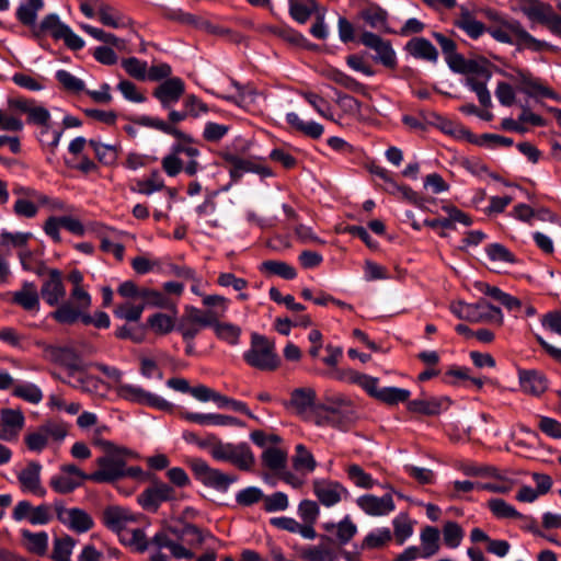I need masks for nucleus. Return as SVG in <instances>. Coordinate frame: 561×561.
I'll use <instances>...</instances> for the list:
<instances>
[{
  "label": "nucleus",
  "mask_w": 561,
  "mask_h": 561,
  "mask_svg": "<svg viewBox=\"0 0 561 561\" xmlns=\"http://www.w3.org/2000/svg\"><path fill=\"white\" fill-rule=\"evenodd\" d=\"M104 446L106 454L96 458L98 470L89 474V481L113 483L126 477L134 479L142 477L144 471L140 467H127L124 457L128 454L126 448H118L110 442L104 443Z\"/></svg>",
  "instance_id": "f257e3e1"
},
{
  "label": "nucleus",
  "mask_w": 561,
  "mask_h": 561,
  "mask_svg": "<svg viewBox=\"0 0 561 561\" xmlns=\"http://www.w3.org/2000/svg\"><path fill=\"white\" fill-rule=\"evenodd\" d=\"M488 16L499 21L497 26L488 27V33L497 42L523 46L524 48L540 51L547 44L529 34L517 20H503L495 11H490Z\"/></svg>",
  "instance_id": "f03ea898"
},
{
  "label": "nucleus",
  "mask_w": 561,
  "mask_h": 561,
  "mask_svg": "<svg viewBox=\"0 0 561 561\" xmlns=\"http://www.w3.org/2000/svg\"><path fill=\"white\" fill-rule=\"evenodd\" d=\"M243 359L261 371H274L280 365L275 342L259 333H252L250 348L244 352Z\"/></svg>",
  "instance_id": "7ed1b4c3"
},
{
  "label": "nucleus",
  "mask_w": 561,
  "mask_h": 561,
  "mask_svg": "<svg viewBox=\"0 0 561 561\" xmlns=\"http://www.w3.org/2000/svg\"><path fill=\"white\" fill-rule=\"evenodd\" d=\"M35 37L50 35L55 41L62 39L71 50H80L84 47V41L77 35L67 24L60 21L56 13H49L43 18L37 26L32 28Z\"/></svg>",
  "instance_id": "20e7f679"
},
{
  "label": "nucleus",
  "mask_w": 561,
  "mask_h": 561,
  "mask_svg": "<svg viewBox=\"0 0 561 561\" xmlns=\"http://www.w3.org/2000/svg\"><path fill=\"white\" fill-rule=\"evenodd\" d=\"M211 457L217 461H227L241 471H251L255 457L247 443L216 442L210 449Z\"/></svg>",
  "instance_id": "39448f33"
},
{
  "label": "nucleus",
  "mask_w": 561,
  "mask_h": 561,
  "mask_svg": "<svg viewBox=\"0 0 561 561\" xmlns=\"http://www.w3.org/2000/svg\"><path fill=\"white\" fill-rule=\"evenodd\" d=\"M188 466L195 478L205 486L226 492L230 484L234 483L238 478L233 474H227L219 469L211 468L207 461L202 458H193L188 461Z\"/></svg>",
  "instance_id": "423d86ee"
},
{
  "label": "nucleus",
  "mask_w": 561,
  "mask_h": 561,
  "mask_svg": "<svg viewBox=\"0 0 561 561\" xmlns=\"http://www.w3.org/2000/svg\"><path fill=\"white\" fill-rule=\"evenodd\" d=\"M91 307V296L84 287L72 288L70 300L62 301L57 309L51 312V318L61 324H73L79 321L80 310H89Z\"/></svg>",
  "instance_id": "0eeeda50"
},
{
  "label": "nucleus",
  "mask_w": 561,
  "mask_h": 561,
  "mask_svg": "<svg viewBox=\"0 0 561 561\" xmlns=\"http://www.w3.org/2000/svg\"><path fill=\"white\" fill-rule=\"evenodd\" d=\"M215 323V310H201L193 306H186L176 330L185 342H192L203 328Z\"/></svg>",
  "instance_id": "6e6552de"
},
{
  "label": "nucleus",
  "mask_w": 561,
  "mask_h": 561,
  "mask_svg": "<svg viewBox=\"0 0 561 561\" xmlns=\"http://www.w3.org/2000/svg\"><path fill=\"white\" fill-rule=\"evenodd\" d=\"M54 510L57 519L70 530L77 534H84L94 527L92 516L79 507L67 508L62 501L54 502Z\"/></svg>",
  "instance_id": "1a4fd4ad"
},
{
  "label": "nucleus",
  "mask_w": 561,
  "mask_h": 561,
  "mask_svg": "<svg viewBox=\"0 0 561 561\" xmlns=\"http://www.w3.org/2000/svg\"><path fill=\"white\" fill-rule=\"evenodd\" d=\"M43 357L56 365L66 367L72 373L84 370L87 365L78 352L68 345H43Z\"/></svg>",
  "instance_id": "9d476101"
},
{
  "label": "nucleus",
  "mask_w": 561,
  "mask_h": 561,
  "mask_svg": "<svg viewBox=\"0 0 561 561\" xmlns=\"http://www.w3.org/2000/svg\"><path fill=\"white\" fill-rule=\"evenodd\" d=\"M359 42L365 47L370 48L376 53L374 57L376 62H379L389 69L397 68V54L389 39H385L373 32L365 31L360 34Z\"/></svg>",
  "instance_id": "9b49d317"
},
{
  "label": "nucleus",
  "mask_w": 561,
  "mask_h": 561,
  "mask_svg": "<svg viewBox=\"0 0 561 561\" xmlns=\"http://www.w3.org/2000/svg\"><path fill=\"white\" fill-rule=\"evenodd\" d=\"M131 122L139 126L149 127V128L160 130L167 135L173 136L176 139H179L180 142L174 144L172 146L170 154H175L179 157L180 153H184L186 144L194 142V139L192 136L183 133L175 126L167 124V122H164L162 119L154 118V117L147 116V115H141V116L131 118Z\"/></svg>",
  "instance_id": "f8f14e48"
},
{
  "label": "nucleus",
  "mask_w": 561,
  "mask_h": 561,
  "mask_svg": "<svg viewBox=\"0 0 561 561\" xmlns=\"http://www.w3.org/2000/svg\"><path fill=\"white\" fill-rule=\"evenodd\" d=\"M116 391L121 399L133 403L146 404L161 411H170L173 407L172 403L165 399L146 391L139 386L123 383L117 387Z\"/></svg>",
  "instance_id": "ddd939ff"
},
{
  "label": "nucleus",
  "mask_w": 561,
  "mask_h": 561,
  "mask_svg": "<svg viewBox=\"0 0 561 561\" xmlns=\"http://www.w3.org/2000/svg\"><path fill=\"white\" fill-rule=\"evenodd\" d=\"M224 161L229 165L228 172L231 183H238L245 173H256L263 178L273 175L272 170L263 164L256 163L250 159H243L231 152L222 153Z\"/></svg>",
  "instance_id": "4468645a"
},
{
  "label": "nucleus",
  "mask_w": 561,
  "mask_h": 561,
  "mask_svg": "<svg viewBox=\"0 0 561 561\" xmlns=\"http://www.w3.org/2000/svg\"><path fill=\"white\" fill-rule=\"evenodd\" d=\"M27 123L42 127L39 134V141L43 145L49 146L51 149L56 148L62 136V130H51L49 126L50 113L49 111L41 105L33 104L28 111Z\"/></svg>",
  "instance_id": "2eb2a0df"
},
{
  "label": "nucleus",
  "mask_w": 561,
  "mask_h": 561,
  "mask_svg": "<svg viewBox=\"0 0 561 561\" xmlns=\"http://www.w3.org/2000/svg\"><path fill=\"white\" fill-rule=\"evenodd\" d=\"M175 497V491L164 482H153L138 495L139 505L148 512H157L161 503Z\"/></svg>",
  "instance_id": "dca6fc26"
},
{
  "label": "nucleus",
  "mask_w": 561,
  "mask_h": 561,
  "mask_svg": "<svg viewBox=\"0 0 561 561\" xmlns=\"http://www.w3.org/2000/svg\"><path fill=\"white\" fill-rule=\"evenodd\" d=\"M317 399L316 390L309 387L294 389L289 401L285 402L286 409L291 410L304 420L310 417Z\"/></svg>",
  "instance_id": "f3484780"
},
{
  "label": "nucleus",
  "mask_w": 561,
  "mask_h": 561,
  "mask_svg": "<svg viewBox=\"0 0 561 561\" xmlns=\"http://www.w3.org/2000/svg\"><path fill=\"white\" fill-rule=\"evenodd\" d=\"M41 297L50 307H59L64 301L66 288L62 282V274L59 270H48V278L42 285Z\"/></svg>",
  "instance_id": "a211bd4d"
},
{
  "label": "nucleus",
  "mask_w": 561,
  "mask_h": 561,
  "mask_svg": "<svg viewBox=\"0 0 561 561\" xmlns=\"http://www.w3.org/2000/svg\"><path fill=\"white\" fill-rule=\"evenodd\" d=\"M185 92L184 81L179 77L164 80L152 92V95L165 110H171Z\"/></svg>",
  "instance_id": "6ab92c4d"
},
{
  "label": "nucleus",
  "mask_w": 561,
  "mask_h": 561,
  "mask_svg": "<svg viewBox=\"0 0 561 561\" xmlns=\"http://www.w3.org/2000/svg\"><path fill=\"white\" fill-rule=\"evenodd\" d=\"M467 321L472 323H490L501 327L504 318L501 308L495 307L488 300L481 298L476 304L470 305Z\"/></svg>",
  "instance_id": "aec40b11"
},
{
  "label": "nucleus",
  "mask_w": 561,
  "mask_h": 561,
  "mask_svg": "<svg viewBox=\"0 0 561 561\" xmlns=\"http://www.w3.org/2000/svg\"><path fill=\"white\" fill-rule=\"evenodd\" d=\"M102 522L106 528L119 536L130 524L137 522V517L128 508L114 505L103 511Z\"/></svg>",
  "instance_id": "412c9836"
},
{
  "label": "nucleus",
  "mask_w": 561,
  "mask_h": 561,
  "mask_svg": "<svg viewBox=\"0 0 561 561\" xmlns=\"http://www.w3.org/2000/svg\"><path fill=\"white\" fill-rule=\"evenodd\" d=\"M42 466L37 461H30L24 469L18 473L20 488L24 493H32L41 497L45 496L46 490L41 482Z\"/></svg>",
  "instance_id": "4be33fe9"
},
{
  "label": "nucleus",
  "mask_w": 561,
  "mask_h": 561,
  "mask_svg": "<svg viewBox=\"0 0 561 561\" xmlns=\"http://www.w3.org/2000/svg\"><path fill=\"white\" fill-rule=\"evenodd\" d=\"M313 492L321 504L333 506L337 504L343 496L348 495V491L339 482L331 480H314Z\"/></svg>",
  "instance_id": "5701e85b"
},
{
  "label": "nucleus",
  "mask_w": 561,
  "mask_h": 561,
  "mask_svg": "<svg viewBox=\"0 0 561 561\" xmlns=\"http://www.w3.org/2000/svg\"><path fill=\"white\" fill-rule=\"evenodd\" d=\"M357 506L370 516H385L394 511L396 505L391 494L378 497L373 494H365L356 500Z\"/></svg>",
  "instance_id": "b1692460"
},
{
  "label": "nucleus",
  "mask_w": 561,
  "mask_h": 561,
  "mask_svg": "<svg viewBox=\"0 0 561 561\" xmlns=\"http://www.w3.org/2000/svg\"><path fill=\"white\" fill-rule=\"evenodd\" d=\"M169 531L175 539L191 547L202 546L207 538H214L209 531L184 522H181L180 525L169 526Z\"/></svg>",
  "instance_id": "393cba45"
},
{
  "label": "nucleus",
  "mask_w": 561,
  "mask_h": 561,
  "mask_svg": "<svg viewBox=\"0 0 561 561\" xmlns=\"http://www.w3.org/2000/svg\"><path fill=\"white\" fill-rule=\"evenodd\" d=\"M518 380L522 390L530 396L539 397L548 389L546 375L536 369H519Z\"/></svg>",
  "instance_id": "a878e982"
},
{
  "label": "nucleus",
  "mask_w": 561,
  "mask_h": 561,
  "mask_svg": "<svg viewBox=\"0 0 561 561\" xmlns=\"http://www.w3.org/2000/svg\"><path fill=\"white\" fill-rule=\"evenodd\" d=\"M450 400L447 397H428L408 401V410L422 415L434 416L447 410Z\"/></svg>",
  "instance_id": "bb28decb"
},
{
  "label": "nucleus",
  "mask_w": 561,
  "mask_h": 561,
  "mask_svg": "<svg viewBox=\"0 0 561 561\" xmlns=\"http://www.w3.org/2000/svg\"><path fill=\"white\" fill-rule=\"evenodd\" d=\"M180 416L185 421L193 422L199 425H216V426H241L242 423L234 416L217 414V413H197L184 411Z\"/></svg>",
  "instance_id": "cd10ccee"
},
{
  "label": "nucleus",
  "mask_w": 561,
  "mask_h": 561,
  "mask_svg": "<svg viewBox=\"0 0 561 561\" xmlns=\"http://www.w3.org/2000/svg\"><path fill=\"white\" fill-rule=\"evenodd\" d=\"M323 529L333 536L334 540L341 545H347L357 534V525L350 515L344 516L339 523H325Z\"/></svg>",
  "instance_id": "c85d7f7f"
},
{
  "label": "nucleus",
  "mask_w": 561,
  "mask_h": 561,
  "mask_svg": "<svg viewBox=\"0 0 561 561\" xmlns=\"http://www.w3.org/2000/svg\"><path fill=\"white\" fill-rule=\"evenodd\" d=\"M454 25L463 31L472 39H478L488 31L485 25L478 21L472 12L466 7L460 8V13L455 19Z\"/></svg>",
  "instance_id": "c756f323"
},
{
  "label": "nucleus",
  "mask_w": 561,
  "mask_h": 561,
  "mask_svg": "<svg viewBox=\"0 0 561 561\" xmlns=\"http://www.w3.org/2000/svg\"><path fill=\"white\" fill-rule=\"evenodd\" d=\"M404 49L416 59H423L433 64L438 60V50L425 37H413L407 44Z\"/></svg>",
  "instance_id": "7c9ffc66"
},
{
  "label": "nucleus",
  "mask_w": 561,
  "mask_h": 561,
  "mask_svg": "<svg viewBox=\"0 0 561 561\" xmlns=\"http://www.w3.org/2000/svg\"><path fill=\"white\" fill-rule=\"evenodd\" d=\"M517 80L520 83V91L529 96H554L553 91L543 85L539 79L533 77L529 71L517 70Z\"/></svg>",
  "instance_id": "2f4dec72"
},
{
  "label": "nucleus",
  "mask_w": 561,
  "mask_h": 561,
  "mask_svg": "<svg viewBox=\"0 0 561 561\" xmlns=\"http://www.w3.org/2000/svg\"><path fill=\"white\" fill-rule=\"evenodd\" d=\"M339 380H345L362 387L370 397L376 399V394L380 390L378 388L379 379L355 370H347L335 376Z\"/></svg>",
  "instance_id": "473e14b6"
},
{
  "label": "nucleus",
  "mask_w": 561,
  "mask_h": 561,
  "mask_svg": "<svg viewBox=\"0 0 561 561\" xmlns=\"http://www.w3.org/2000/svg\"><path fill=\"white\" fill-rule=\"evenodd\" d=\"M21 537L25 548L33 554L44 557L48 550V535L46 531L32 533L28 529L21 530Z\"/></svg>",
  "instance_id": "72a5a7b5"
},
{
  "label": "nucleus",
  "mask_w": 561,
  "mask_h": 561,
  "mask_svg": "<svg viewBox=\"0 0 561 561\" xmlns=\"http://www.w3.org/2000/svg\"><path fill=\"white\" fill-rule=\"evenodd\" d=\"M440 533L438 528L434 526H425L420 534L421 547L420 550L423 553L424 559L432 558L435 556L440 548L439 545Z\"/></svg>",
  "instance_id": "f704fd0d"
},
{
  "label": "nucleus",
  "mask_w": 561,
  "mask_h": 561,
  "mask_svg": "<svg viewBox=\"0 0 561 561\" xmlns=\"http://www.w3.org/2000/svg\"><path fill=\"white\" fill-rule=\"evenodd\" d=\"M12 301L27 311L38 309L39 297L35 284L25 282L22 289L13 294Z\"/></svg>",
  "instance_id": "c9c22d12"
},
{
  "label": "nucleus",
  "mask_w": 561,
  "mask_h": 561,
  "mask_svg": "<svg viewBox=\"0 0 561 561\" xmlns=\"http://www.w3.org/2000/svg\"><path fill=\"white\" fill-rule=\"evenodd\" d=\"M286 122L297 131L304 134L312 139H319L324 128L321 124L316 122H305L295 112L286 114Z\"/></svg>",
  "instance_id": "e433bc0d"
},
{
  "label": "nucleus",
  "mask_w": 561,
  "mask_h": 561,
  "mask_svg": "<svg viewBox=\"0 0 561 561\" xmlns=\"http://www.w3.org/2000/svg\"><path fill=\"white\" fill-rule=\"evenodd\" d=\"M392 540V531L388 527L377 528L368 533L359 545L362 551L386 547Z\"/></svg>",
  "instance_id": "4c0bfd02"
},
{
  "label": "nucleus",
  "mask_w": 561,
  "mask_h": 561,
  "mask_svg": "<svg viewBox=\"0 0 561 561\" xmlns=\"http://www.w3.org/2000/svg\"><path fill=\"white\" fill-rule=\"evenodd\" d=\"M287 458V451L278 447H268L261 456L263 466L274 472H279L286 468Z\"/></svg>",
  "instance_id": "58836bf2"
},
{
  "label": "nucleus",
  "mask_w": 561,
  "mask_h": 561,
  "mask_svg": "<svg viewBox=\"0 0 561 561\" xmlns=\"http://www.w3.org/2000/svg\"><path fill=\"white\" fill-rule=\"evenodd\" d=\"M360 18L371 28L390 32L387 27L388 13L379 5H371L360 11Z\"/></svg>",
  "instance_id": "ea45409f"
},
{
  "label": "nucleus",
  "mask_w": 561,
  "mask_h": 561,
  "mask_svg": "<svg viewBox=\"0 0 561 561\" xmlns=\"http://www.w3.org/2000/svg\"><path fill=\"white\" fill-rule=\"evenodd\" d=\"M219 317L220 314L215 310V323L210 327L214 328L216 336L230 345H237L239 343L241 329L232 323L219 322Z\"/></svg>",
  "instance_id": "a19ab883"
},
{
  "label": "nucleus",
  "mask_w": 561,
  "mask_h": 561,
  "mask_svg": "<svg viewBox=\"0 0 561 561\" xmlns=\"http://www.w3.org/2000/svg\"><path fill=\"white\" fill-rule=\"evenodd\" d=\"M490 79L479 76H468L466 78V85L477 94L480 104L484 107L492 106L491 94L486 87Z\"/></svg>",
  "instance_id": "79ce46f5"
},
{
  "label": "nucleus",
  "mask_w": 561,
  "mask_h": 561,
  "mask_svg": "<svg viewBox=\"0 0 561 561\" xmlns=\"http://www.w3.org/2000/svg\"><path fill=\"white\" fill-rule=\"evenodd\" d=\"M289 14L298 23H306L317 9L314 0H288Z\"/></svg>",
  "instance_id": "37998d69"
},
{
  "label": "nucleus",
  "mask_w": 561,
  "mask_h": 561,
  "mask_svg": "<svg viewBox=\"0 0 561 561\" xmlns=\"http://www.w3.org/2000/svg\"><path fill=\"white\" fill-rule=\"evenodd\" d=\"M118 537L123 545L130 547L138 552H145L148 549L149 542L145 531L140 528H127Z\"/></svg>",
  "instance_id": "c03bdc74"
},
{
  "label": "nucleus",
  "mask_w": 561,
  "mask_h": 561,
  "mask_svg": "<svg viewBox=\"0 0 561 561\" xmlns=\"http://www.w3.org/2000/svg\"><path fill=\"white\" fill-rule=\"evenodd\" d=\"M44 7L43 0H27L16 10L18 20L26 26H37L35 24L37 12Z\"/></svg>",
  "instance_id": "a18cd8bd"
},
{
  "label": "nucleus",
  "mask_w": 561,
  "mask_h": 561,
  "mask_svg": "<svg viewBox=\"0 0 561 561\" xmlns=\"http://www.w3.org/2000/svg\"><path fill=\"white\" fill-rule=\"evenodd\" d=\"M296 454L293 457V467L297 471H306L308 473L314 471L317 461L313 455L302 444H298L295 447Z\"/></svg>",
  "instance_id": "49530a36"
},
{
  "label": "nucleus",
  "mask_w": 561,
  "mask_h": 561,
  "mask_svg": "<svg viewBox=\"0 0 561 561\" xmlns=\"http://www.w3.org/2000/svg\"><path fill=\"white\" fill-rule=\"evenodd\" d=\"M175 316L156 312L147 320L148 327L157 334H168L175 329Z\"/></svg>",
  "instance_id": "de8ad7c7"
},
{
  "label": "nucleus",
  "mask_w": 561,
  "mask_h": 561,
  "mask_svg": "<svg viewBox=\"0 0 561 561\" xmlns=\"http://www.w3.org/2000/svg\"><path fill=\"white\" fill-rule=\"evenodd\" d=\"M164 188V182L158 170H153L150 176L145 180H138L136 186L131 190L142 195H151L154 192L162 191Z\"/></svg>",
  "instance_id": "09e8293b"
},
{
  "label": "nucleus",
  "mask_w": 561,
  "mask_h": 561,
  "mask_svg": "<svg viewBox=\"0 0 561 561\" xmlns=\"http://www.w3.org/2000/svg\"><path fill=\"white\" fill-rule=\"evenodd\" d=\"M410 396L411 392L408 389L398 387H385L378 391L376 399L389 405H394L400 402L409 401Z\"/></svg>",
  "instance_id": "8fccbe9b"
},
{
  "label": "nucleus",
  "mask_w": 561,
  "mask_h": 561,
  "mask_svg": "<svg viewBox=\"0 0 561 561\" xmlns=\"http://www.w3.org/2000/svg\"><path fill=\"white\" fill-rule=\"evenodd\" d=\"M261 271L277 275L287 280L294 279L297 276L296 268L283 261H264L261 265Z\"/></svg>",
  "instance_id": "3c124183"
},
{
  "label": "nucleus",
  "mask_w": 561,
  "mask_h": 561,
  "mask_svg": "<svg viewBox=\"0 0 561 561\" xmlns=\"http://www.w3.org/2000/svg\"><path fill=\"white\" fill-rule=\"evenodd\" d=\"M75 545V539L68 535L55 538L50 558L55 561H70Z\"/></svg>",
  "instance_id": "603ef678"
},
{
  "label": "nucleus",
  "mask_w": 561,
  "mask_h": 561,
  "mask_svg": "<svg viewBox=\"0 0 561 561\" xmlns=\"http://www.w3.org/2000/svg\"><path fill=\"white\" fill-rule=\"evenodd\" d=\"M488 507L496 518H522L523 515L503 499H491Z\"/></svg>",
  "instance_id": "864d4df0"
},
{
  "label": "nucleus",
  "mask_w": 561,
  "mask_h": 561,
  "mask_svg": "<svg viewBox=\"0 0 561 561\" xmlns=\"http://www.w3.org/2000/svg\"><path fill=\"white\" fill-rule=\"evenodd\" d=\"M98 14L101 23L105 26L113 28L125 26L123 14L108 4H100Z\"/></svg>",
  "instance_id": "5fc2aeb1"
},
{
  "label": "nucleus",
  "mask_w": 561,
  "mask_h": 561,
  "mask_svg": "<svg viewBox=\"0 0 561 561\" xmlns=\"http://www.w3.org/2000/svg\"><path fill=\"white\" fill-rule=\"evenodd\" d=\"M325 77L336 84L353 92H359L363 89V84L359 83L356 79L336 68L327 70Z\"/></svg>",
  "instance_id": "6e6d98bb"
},
{
  "label": "nucleus",
  "mask_w": 561,
  "mask_h": 561,
  "mask_svg": "<svg viewBox=\"0 0 561 561\" xmlns=\"http://www.w3.org/2000/svg\"><path fill=\"white\" fill-rule=\"evenodd\" d=\"M393 534L398 545H403L413 535V525L408 515L400 514L393 520Z\"/></svg>",
  "instance_id": "4d7b16f0"
},
{
  "label": "nucleus",
  "mask_w": 561,
  "mask_h": 561,
  "mask_svg": "<svg viewBox=\"0 0 561 561\" xmlns=\"http://www.w3.org/2000/svg\"><path fill=\"white\" fill-rule=\"evenodd\" d=\"M49 485L56 493L68 494L81 486V482L73 477H67L60 473L51 477Z\"/></svg>",
  "instance_id": "13d9d810"
},
{
  "label": "nucleus",
  "mask_w": 561,
  "mask_h": 561,
  "mask_svg": "<svg viewBox=\"0 0 561 561\" xmlns=\"http://www.w3.org/2000/svg\"><path fill=\"white\" fill-rule=\"evenodd\" d=\"M12 393L14 397L23 399L33 404H37L43 400L42 390L34 383L16 385Z\"/></svg>",
  "instance_id": "bf43d9fd"
},
{
  "label": "nucleus",
  "mask_w": 561,
  "mask_h": 561,
  "mask_svg": "<svg viewBox=\"0 0 561 561\" xmlns=\"http://www.w3.org/2000/svg\"><path fill=\"white\" fill-rule=\"evenodd\" d=\"M522 2V11L524 14L534 21L540 22L546 13L550 11V5L545 4L539 0H520Z\"/></svg>",
  "instance_id": "052dcab7"
},
{
  "label": "nucleus",
  "mask_w": 561,
  "mask_h": 561,
  "mask_svg": "<svg viewBox=\"0 0 561 561\" xmlns=\"http://www.w3.org/2000/svg\"><path fill=\"white\" fill-rule=\"evenodd\" d=\"M122 67L134 79L145 81L147 79L148 66L136 57H129L122 60Z\"/></svg>",
  "instance_id": "680f3d73"
},
{
  "label": "nucleus",
  "mask_w": 561,
  "mask_h": 561,
  "mask_svg": "<svg viewBox=\"0 0 561 561\" xmlns=\"http://www.w3.org/2000/svg\"><path fill=\"white\" fill-rule=\"evenodd\" d=\"M301 95L319 115L327 119L334 121L331 105L325 99L313 92H302Z\"/></svg>",
  "instance_id": "e2e57ef3"
},
{
  "label": "nucleus",
  "mask_w": 561,
  "mask_h": 561,
  "mask_svg": "<svg viewBox=\"0 0 561 561\" xmlns=\"http://www.w3.org/2000/svg\"><path fill=\"white\" fill-rule=\"evenodd\" d=\"M145 310V305H133L130 302H125L122 305H118L115 310L114 314L116 318L124 319L129 322H137L140 320L141 314Z\"/></svg>",
  "instance_id": "0e129e2a"
},
{
  "label": "nucleus",
  "mask_w": 561,
  "mask_h": 561,
  "mask_svg": "<svg viewBox=\"0 0 561 561\" xmlns=\"http://www.w3.org/2000/svg\"><path fill=\"white\" fill-rule=\"evenodd\" d=\"M463 538V530L456 522H447L443 527L444 543L449 548H457Z\"/></svg>",
  "instance_id": "69168bd1"
},
{
  "label": "nucleus",
  "mask_w": 561,
  "mask_h": 561,
  "mask_svg": "<svg viewBox=\"0 0 561 561\" xmlns=\"http://www.w3.org/2000/svg\"><path fill=\"white\" fill-rule=\"evenodd\" d=\"M321 542L318 546L306 549L302 553L304 558L308 561H327L332 556L333 551L328 548L324 542L330 541L328 536H321Z\"/></svg>",
  "instance_id": "338daca9"
},
{
  "label": "nucleus",
  "mask_w": 561,
  "mask_h": 561,
  "mask_svg": "<svg viewBox=\"0 0 561 561\" xmlns=\"http://www.w3.org/2000/svg\"><path fill=\"white\" fill-rule=\"evenodd\" d=\"M346 472L348 478L358 488L371 489L375 485L373 477L365 472L359 465L354 463L348 466Z\"/></svg>",
  "instance_id": "774afa93"
}]
</instances>
